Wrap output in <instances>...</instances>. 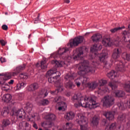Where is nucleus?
<instances>
[{"label": "nucleus", "mask_w": 130, "mask_h": 130, "mask_svg": "<svg viewBox=\"0 0 130 130\" xmlns=\"http://www.w3.org/2000/svg\"><path fill=\"white\" fill-rule=\"evenodd\" d=\"M72 100L75 102H78L74 104V106L76 108H79L81 106L84 108H97L100 106V104L96 103L95 100H93V98L91 97L87 98L80 93L74 94L72 98Z\"/></svg>", "instance_id": "obj_1"}, {"label": "nucleus", "mask_w": 130, "mask_h": 130, "mask_svg": "<svg viewBox=\"0 0 130 130\" xmlns=\"http://www.w3.org/2000/svg\"><path fill=\"white\" fill-rule=\"evenodd\" d=\"M91 65L89 66V61L84 60L79 64L78 68L79 71L78 72L79 76H84L90 73V74H94L96 67L99 65V63L95 62V61H91Z\"/></svg>", "instance_id": "obj_2"}, {"label": "nucleus", "mask_w": 130, "mask_h": 130, "mask_svg": "<svg viewBox=\"0 0 130 130\" xmlns=\"http://www.w3.org/2000/svg\"><path fill=\"white\" fill-rule=\"evenodd\" d=\"M11 114L13 116L17 117V119H20V120H23V119H26L27 121H35L36 117L38 115L37 113H34L33 114L31 115V117L29 116H26V112L23 109L17 110L16 108H13L11 111Z\"/></svg>", "instance_id": "obj_3"}, {"label": "nucleus", "mask_w": 130, "mask_h": 130, "mask_svg": "<svg viewBox=\"0 0 130 130\" xmlns=\"http://www.w3.org/2000/svg\"><path fill=\"white\" fill-rule=\"evenodd\" d=\"M76 122L80 126L81 130H88V118L83 114L78 113L76 116Z\"/></svg>", "instance_id": "obj_4"}, {"label": "nucleus", "mask_w": 130, "mask_h": 130, "mask_svg": "<svg viewBox=\"0 0 130 130\" xmlns=\"http://www.w3.org/2000/svg\"><path fill=\"white\" fill-rule=\"evenodd\" d=\"M26 65L23 64L21 66H19L16 67V69L14 70V72H10V73H6L3 75V78L4 81H7L8 80H10V79H12V77H15L17 76L20 72H22V71H24Z\"/></svg>", "instance_id": "obj_5"}, {"label": "nucleus", "mask_w": 130, "mask_h": 130, "mask_svg": "<svg viewBox=\"0 0 130 130\" xmlns=\"http://www.w3.org/2000/svg\"><path fill=\"white\" fill-rule=\"evenodd\" d=\"M47 76L49 77L48 80L49 83H54L60 77V72L57 71L56 69H51L47 72Z\"/></svg>", "instance_id": "obj_6"}, {"label": "nucleus", "mask_w": 130, "mask_h": 130, "mask_svg": "<svg viewBox=\"0 0 130 130\" xmlns=\"http://www.w3.org/2000/svg\"><path fill=\"white\" fill-rule=\"evenodd\" d=\"M76 76L77 74L75 73L72 74L68 73L64 76V80L69 81L65 84V87L67 88V89H73V88H75V85L72 81L76 78Z\"/></svg>", "instance_id": "obj_7"}, {"label": "nucleus", "mask_w": 130, "mask_h": 130, "mask_svg": "<svg viewBox=\"0 0 130 130\" xmlns=\"http://www.w3.org/2000/svg\"><path fill=\"white\" fill-rule=\"evenodd\" d=\"M109 86L112 89L115 91L114 94H115V97H123L125 95V92L122 90H116L117 89V82H110L109 83Z\"/></svg>", "instance_id": "obj_8"}, {"label": "nucleus", "mask_w": 130, "mask_h": 130, "mask_svg": "<svg viewBox=\"0 0 130 130\" xmlns=\"http://www.w3.org/2000/svg\"><path fill=\"white\" fill-rule=\"evenodd\" d=\"M84 41V37L82 36H79L73 39H71L69 41V42L67 44V46L72 48L73 47H76L78 46L79 44H81Z\"/></svg>", "instance_id": "obj_9"}, {"label": "nucleus", "mask_w": 130, "mask_h": 130, "mask_svg": "<svg viewBox=\"0 0 130 130\" xmlns=\"http://www.w3.org/2000/svg\"><path fill=\"white\" fill-rule=\"evenodd\" d=\"M103 106L110 107L111 105L114 104V98L111 95L105 96L102 100Z\"/></svg>", "instance_id": "obj_10"}, {"label": "nucleus", "mask_w": 130, "mask_h": 130, "mask_svg": "<svg viewBox=\"0 0 130 130\" xmlns=\"http://www.w3.org/2000/svg\"><path fill=\"white\" fill-rule=\"evenodd\" d=\"M102 43L104 46H106V47H107L108 46H112V45L119 46V38H118V39L115 40L114 42L110 39V38H105L102 40Z\"/></svg>", "instance_id": "obj_11"}, {"label": "nucleus", "mask_w": 130, "mask_h": 130, "mask_svg": "<svg viewBox=\"0 0 130 130\" xmlns=\"http://www.w3.org/2000/svg\"><path fill=\"white\" fill-rule=\"evenodd\" d=\"M84 55L83 48H78L73 51V59L78 60V59H82Z\"/></svg>", "instance_id": "obj_12"}, {"label": "nucleus", "mask_w": 130, "mask_h": 130, "mask_svg": "<svg viewBox=\"0 0 130 130\" xmlns=\"http://www.w3.org/2000/svg\"><path fill=\"white\" fill-rule=\"evenodd\" d=\"M115 70L118 72L124 73V72H125V66L124 65V63H123L121 61H119L116 64Z\"/></svg>", "instance_id": "obj_13"}, {"label": "nucleus", "mask_w": 130, "mask_h": 130, "mask_svg": "<svg viewBox=\"0 0 130 130\" xmlns=\"http://www.w3.org/2000/svg\"><path fill=\"white\" fill-rule=\"evenodd\" d=\"M33 108V105L30 103H26V106L24 108L25 110L29 114L28 116L31 117V115L33 114V113H36L35 112H33L32 109Z\"/></svg>", "instance_id": "obj_14"}, {"label": "nucleus", "mask_w": 130, "mask_h": 130, "mask_svg": "<svg viewBox=\"0 0 130 130\" xmlns=\"http://www.w3.org/2000/svg\"><path fill=\"white\" fill-rule=\"evenodd\" d=\"M105 125H106L105 130H114L116 129L117 126L116 122L112 123L110 124L106 125L107 123L106 120L103 121Z\"/></svg>", "instance_id": "obj_15"}, {"label": "nucleus", "mask_w": 130, "mask_h": 130, "mask_svg": "<svg viewBox=\"0 0 130 130\" xmlns=\"http://www.w3.org/2000/svg\"><path fill=\"white\" fill-rule=\"evenodd\" d=\"M122 51L120 48H115L113 50L112 58L114 59H117V58H119L120 57V54H121Z\"/></svg>", "instance_id": "obj_16"}, {"label": "nucleus", "mask_w": 130, "mask_h": 130, "mask_svg": "<svg viewBox=\"0 0 130 130\" xmlns=\"http://www.w3.org/2000/svg\"><path fill=\"white\" fill-rule=\"evenodd\" d=\"M107 57H108V54L107 53H102L99 57L100 61H101V62H104L105 68H107V66H109V64L105 61V59H106Z\"/></svg>", "instance_id": "obj_17"}, {"label": "nucleus", "mask_w": 130, "mask_h": 130, "mask_svg": "<svg viewBox=\"0 0 130 130\" xmlns=\"http://www.w3.org/2000/svg\"><path fill=\"white\" fill-rule=\"evenodd\" d=\"M68 107V105L65 102H61L57 104L56 108L59 110V111H66Z\"/></svg>", "instance_id": "obj_18"}, {"label": "nucleus", "mask_w": 130, "mask_h": 130, "mask_svg": "<svg viewBox=\"0 0 130 130\" xmlns=\"http://www.w3.org/2000/svg\"><path fill=\"white\" fill-rule=\"evenodd\" d=\"M48 120L50 122H48L47 123V125H48V127H51V126H53V125H54L53 123L51 121L55 120V115L53 114H51L49 115Z\"/></svg>", "instance_id": "obj_19"}, {"label": "nucleus", "mask_w": 130, "mask_h": 130, "mask_svg": "<svg viewBox=\"0 0 130 130\" xmlns=\"http://www.w3.org/2000/svg\"><path fill=\"white\" fill-rule=\"evenodd\" d=\"M103 115L106 117L108 120H113L114 119V114L110 111H106L103 113Z\"/></svg>", "instance_id": "obj_20"}, {"label": "nucleus", "mask_w": 130, "mask_h": 130, "mask_svg": "<svg viewBox=\"0 0 130 130\" xmlns=\"http://www.w3.org/2000/svg\"><path fill=\"white\" fill-rule=\"evenodd\" d=\"M98 87V83L96 82H89L88 84L86 85V88H88L90 90H95V88Z\"/></svg>", "instance_id": "obj_21"}, {"label": "nucleus", "mask_w": 130, "mask_h": 130, "mask_svg": "<svg viewBox=\"0 0 130 130\" xmlns=\"http://www.w3.org/2000/svg\"><path fill=\"white\" fill-rule=\"evenodd\" d=\"M106 92H109V89L106 86H102L101 87H98V94H100L101 95H103L104 93Z\"/></svg>", "instance_id": "obj_22"}, {"label": "nucleus", "mask_w": 130, "mask_h": 130, "mask_svg": "<svg viewBox=\"0 0 130 130\" xmlns=\"http://www.w3.org/2000/svg\"><path fill=\"white\" fill-rule=\"evenodd\" d=\"M76 114L73 112L70 111L67 113L66 115H64V117L67 120H72L75 118Z\"/></svg>", "instance_id": "obj_23"}, {"label": "nucleus", "mask_w": 130, "mask_h": 130, "mask_svg": "<svg viewBox=\"0 0 130 130\" xmlns=\"http://www.w3.org/2000/svg\"><path fill=\"white\" fill-rule=\"evenodd\" d=\"M101 38H102V35L100 34H96L91 37V39L93 42H99Z\"/></svg>", "instance_id": "obj_24"}, {"label": "nucleus", "mask_w": 130, "mask_h": 130, "mask_svg": "<svg viewBox=\"0 0 130 130\" xmlns=\"http://www.w3.org/2000/svg\"><path fill=\"white\" fill-rule=\"evenodd\" d=\"M118 122L120 123H122V122H125L126 121V114H122L119 115L118 117Z\"/></svg>", "instance_id": "obj_25"}, {"label": "nucleus", "mask_w": 130, "mask_h": 130, "mask_svg": "<svg viewBox=\"0 0 130 130\" xmlns=\"http://www.w3.org/2000/svg\"><path fill=\"white\" fill-rule=\"evenodd\" d=\"M47 95H48L47 91L45 89H42L39 91L38 96L39 98H45Z\"/></svg>", "instance_id": "obj_26"}, {"label": "nucleus", "mask_w": 130, "mask_h": 130, "mask_svg": "<svg viewBox=\"0 0 130 130\" xmlns=\"http://www.w3.org/2000/svg\"><path fill=\"white\" fill-rule=\"evenodd\" d=\"M39 88V85L38 83H35L28 86V91H35Z\"/></svg>", "instance_id": "obj_27"}, {"label": "nucleus", "mask_w": 130, "mask_h": 130, "mask_svg": "<svg viewBox=\"0 0 130 130\" xmlns=\"http://www.w3.org/2000/svg\"><path fill=\"white\" fill-rule=\"evenodd\" d=\"M102 49V45L95 44L92 47L90 48V51L91 52H94L95 51H98V50H101Z\"/></svg>", "instance_id": "obj_28"}, {"label": "nucleus", "mask_w": 130, "mask_h": 130, "mask_svg": "<svg viewBox=\"0 0 130 130\" xmlns=\"http://www.w3.org/2000/svg\"><path fill=\"white\" fill-rule=\"evenodd\" d=\"M70 50V48H60L58 50V54L59 55H63L64 53H66V52H68Z\"/></svg>", "instance_id": "obj_29"}, {"label": "nucleus", "mask_w": 130, "mask_h": 130, "mask_svg": "<svg viewBox=\"0 0 130 130\" xmlns=\"http://www.w3.org/2000/svg\"><path fill=\"white\" fill-rule=\"evenodd\" d=\"M116 72L115 71L112 70L110 73H108L107 77L111 80H113L115 77H116Z\"/></svg>", "instance_id": "obj_30"}, {"label": "nucleus", "mask_w": 130, "mask_h": 130, "mask_svg": "<svg viewBox=\"0 0 130 130\" xmlns=\"http://www.w3.org/2000/svg\"><path fill=\"white\" fill-rule=\"evenodd\" d=\"M63 90V85L62 84H59V86H58V88L55 91H52L51 94H57L58 92H61Z\"/></svg>", "instance_id": "obj_31"}, {"label": "nucleus", "mask_w": 130, "mask_h": 130, "mask_svg": "<svg viewBox=\"0 0 130 130\" xmlns=\"http://www.w3.org/2000/svg\"><path fill=\"white\" fill-rule=\"evenodd\" d=\"M122 57L124 60H127L128 61L130 60V54H128L127 53H123L122 54Z\"/></svg>", "instance_id": "obj_32"}, {"label": "nucleus", "mask_w": 130, "mask_h": 130, "mask_svg": "<svg viewBox=\"0 0 130 130\" xmlns=\"http://www.w3.org/2000/svg\"><path fill=\"white\" fill-rule=\"evenodd\" d=\"M4 97L5 102H10L12 100V95L10 94H6Z\"/></svg>", "instance_id": "obj_33"}, {"label": "nucleus", "mask_w": 130, "mask_h": 130, "mask_svg": "<svg viewBox=\"0 0 130 130\" xmlns=\"http://www.w3.org/2000/svg\"><path fill=\"white\" fill-rule=\"evenodd\" d=\"M90 81V79L88 77H83V80L82 81V85L87 87V85L89 84V82Z\"/></svg>", "instance_id": "obj_34"}, {"label": "nucleus", "mask_w": 130, "mask_h": 130, "mask_svg": "<svg viewBox=\"0 0 130 130\" xmlns=\"http://www.w3.org/2000/svg\"><path fill=\"white\" fill-rule=\"evenodd\" d=\"M70 62H71V61H62L58 65H57V67H62V66H66V67H68L69 64H70Z\"/></svg>", "instance_id": "obj_35"}, {"label": "nucleus", "mask_w": 130, "mask_h": 130, "mask_svg": "<svg viewBox=\"0 0 130 130\" xmlns=\"http://www.w3.org/2000/svg\"><path fill=\"white\" fill-rule=\"evenodd\" d=\"M99 120V119L98 118V117L95 116L92 118V120L91 121V123L94 125H95L96 126H97V125H98Z\"/></svg>", "instance_id": "obj_36"}, {"label": "nucleus", "mask_w": 130, "mask_h": 130, "mask_svg": "<svg viewBox=\"0 0 130 130\" xmlns=\"http://www.w3.org/2000/svg\"><path fill=\"white\" fill-rule=\"evenodd\" d=\"M41 68L42 69V70H45V69L47 68V63H46V60H44L41 61Z\"/></svg>", "instance_id": "obj_37"}, {"label": "nucleus", "mask_w": 130, "mask_h": 130, "mask_svg": "<svg viewBox=\"0 0 130 130\" xmlns=\"http://www.w3.org/2000/svg\"><path fill=\"white\" fill-rule=\"evenodd\" d=\"M107 83V81L105 80L101 79L100 80H99V82L98 83V85H100V87H101L104 86L105 84Z\"/></svg>", "instance_id": "obj_38"}, {"label": "nucleus", "mask_w": 130, "mask_h": 130, "mask_svg": "<svg viewBox=\"0 0 130 130\" xmlns=\"http://www.w3.org/2000/svg\"><path fill=\"white\" fill-rule=\"evenodd\" d=\"M124 28H125L124 26L116 27L110 29V31L111 32V33H115V32L118 31V30H121L122 29H124Z\"/></svg>", "instance_id": "obj_39"}, {"label": "nucleus", "mask_w": 130, "mask_h": 130, "mask_svg": "<svg viewBox=\"0 0 130 130\" xmlns=\"http://www.w3.org/2000/svg\"><path fill=\"white\" fill-rule=\"evenodd\" d=\"M41 104L40 105H43V106H45L49 104V101L47 99H44L40 101Z\"/></svg>", "instance_id": "obj_40"}, {"label": "nucleus", "mask_w": 130, "mask_h": 130, "mask_svg": "<svg viewBox=\"0 0 130 130\" xmlns=\"http://www.w3.org/2000/svg\"><path fill=\"white\" fill-rule=\"evenodd\" d=\"M2 89L4 91H8V90H10V86L8 84H3Z\"/></svg>", "instance_id": "obj_41"}, {"label": "nucleus", "mask_w": 130, "mask_h": 130, "mask_svg": "<svg viewBox=\"0 0 130 130\" xmlns=\"http://www.w3.org/2000/svg\"><path fill=\"white\" fill-rule=\"evenodd\" d=\"M3 126H8V125H10L11 124V121H10L8 119H5L3 121Z\"/></svg>", "instance_id": "obj_42"}, {"label": "nucleus", "mask_w": 130, "mask_h": 130, "mask_svg": "<svg viewBox=\"0 0 130 130\" xmlns=\"http://www.w3.org/2000/svg\"><path fill=\"white\" fill-rule=\"evenodd\" d=\"M61 100L62 98H61V96H57L55 99H54L53 102H56L57 104H58V103H61V102H63L61 101Z\"/></svg>", "instance_id": "obj_43"}, {"label": "nucleus", "mask_w": 130, "mask_h": 130, "mask_svg": "<svg viewBox=\"0 0 130 130\" xmlns=\"http://www.w3.org/2000/svg\"><path fill=\"white\" fill-rule=\"evenodd\" d=\"M124 88L126 90V91L128 92H130V83H125L124 85Z\"/></svg>", "instance_id": "obj_44"}, {"label": "nucleus", "mask_w": 130, "mask_h": 130, "mask_svg": "<svg viewBox=\"0 0 130 130\" xmlns=\"http://www.w3.org/2000/svg\"><path fill=\"white\" fill-rule=\"evenodd\" d=\"M19 77L23 80H27L28 75L26 73H22L19 75Z\"/></svg>", "instance_id": "obj_45"}, {"label": "nucleus", "mask_w": 130, "mask_h": 130, "mask_svg": "<svg viewBox=\"0 0 130 130\" xmlns=\"http://www.w3.org/2000/svg\"><path fill=\"white\" fill-rule=\"evenodd\" d=\"M118 106L119 108V109H121V110H124L125 109V107H124V105L123 104V103L120 102L118 104Z\"/></svg>", "instance_id": "obj_46"}, {"label": "nucleus", "mask_w": 130, "mask_h": 130, "mask_svg": "<svg viewBox=\"0 0 130 130\" xmlns=\"http://www.w3.org/2000/svg\"><path fill=\"white\" fill-rule=\"evenodd\" d=\"M8 114H9V110H8V109L3 110L2 112V115L6 117V116H8Z\"/></svg>", "instance_id": "obj_47"}, {"label": "nucleus", "mask_w": 130, "mask_h": 130, "mask_svg": "<svg viewBox=\"0 0 130 130\" xmlns=\"http://www.w3.org/2000/svg\"><path fill=\"white\" fill-rule=\"evenodd\" d=\"M72 127V123H67L66 124L65 127L64 128V129H70Z\"/></svg>", "instance_id": "obj_48"}, {"label": "nucleus", "mask_w": 130, "mask_h": 130, "mask_svg": "<svg viewBox=\"0 0 130 130\" xmlns=\"http://www.w3.org/2000/svg\"><path fill=\"white\" fill-rule=\"evenodd\" d=\"M19 84L20 86V88L23 89V88H25V87H26L27 83H26V82H20L19 83Z\"/></svg>", "instance_id": "obj_49"}, {"label": "nucleus", "mask_w": 130, "mask_h": 130, "mask_svg": "<svg viewBox=\"0 0 130 130\" xmlns=\"http://www.w3.org/2000/svg\"><path fill=\"white\" fill-rule=\"evenodd\" d=\"M21 89L22 88H21V86H20V84L19 83H18L14 87L15 91H20Z\"/></svg>", "instance_id": "obj_50"}, {"label": "nucleus", "mask_w": 130, "mask_h": 130, "mask_svg": "<svg viewBox=\"0 0 130 130\" xmlns=\"http://www.w3.org/2000/svg\"><path fill=\"white\" fill-rule=\"evenodd\" d=\"M19 127L20 129H26V128H25V126L24 124H23V122L19 123Z\"/></svg>", "instance_id": "obj_51"}, {"label": "nucleus", "mask_w": 130, "mask_h": 130, "mask_svg": "<svg viewBox=\"0 0 130 130\" xmlns=\"http://www.w3.org/2000/svg\"><path fill=\"white\" fill-rule=\"evenodd\" d=\"M22 124H23V125L24 126V128L25 127H29V123L26 122V121H23L22 122Z\"/></svg>", "instance_id": "obj_52"}, {"label": "nucleus", "mask_w": 130, "mask_h": 130, "mask_svg": "<svg viewBox=\"0 0 130 130\" xmlns=\"http://www.w3.org/2000/svg\"><path fill=\"white\" fill-rule=\"evenodd\" d=\"M0 43L2 45V46H5V45L7 44V42H6V41H5V40H0Z\"/></svg>", "instance_id": "obj_53"}, {"label": "nucleus", "mask_w": 130, "mask_h": 130, "mask_svg": "<svg viewBox=\"0 0 130 130\" xmlns=\"http://www.w3.org/2000/svg\"><path fill=\"white\" fill-rule=\"evenodd\" d=\"M0 61H1L2 63H4V62H6L7 61V60L5 57H1Z\"/></svg>", "instance_id": "obj_54"}, {"label": "nucleus", "mask_w": 130, "mask_h": 130, "mask_svg": "<svg viewBox=\"0 0 130 130\" xmlns=\"http://www.w3.org/2000/svg\"><path fill=\"white\" fill-rule=\"evenodd\" d=\"M2 29L3 30H5V31H7L8 30V25L4 24L2 25Z\"/></svg>", "instance_id": "obj_55"}, {"label": "nucleus", "mask_w": 130, "mask_h": 130, "mask_svg": "<svg viewBox=\"0 0 130 130\" xmlns=\"http://www.w3.org/2000/svg\"><path fill=\"white\" fill-rule=\"evenodd\" d=\"M14 80H11L10 81L8 82V84L9 85H13V84H14Z\"/></svg>", "instance_id": "obj_56"}, {"label": "nucleus", "mask_w": 130, "mask_h": 130, "mask_svg": "<svg viewBox=\"0 0 130 130\" xmlns=\"http://www.w3.org/2000/svg\"><path fill=\"white\" fill-rule=\"evenodd\" d=\"M39 17H40L39 15L38 16V18H36L35 20V24H37V23H38V20L39 19Z\"/></svg>", "instance_id": "obj_57"}, {"label": "nucleus", "mask_w": 130, "mask_h": 130, "mask_svg": "<svg viewBox=\"0 0 130 130\" xmlns=\"http://www.w3.org/2000/svg\"><path fill=\"white\" fill-rule=\"evenodd\" d=\"M33 127H34V128H36V129H38V126H37V124L35 123H34Z\"/></svg>", "instance_id": "obj_58"}, {"label": "nucleus", "mask_w": 130, "mask_h": 130, "mask_svg": "<svg viewBox=\"0 0 130 130\" xmlns=\"http://www.w3.org/2000/svg\"><path fill=\"white\" fill-rule=\"evenodd\" d=\"M118 129L119 130H124V127H123V126L120 125L118 127Z\"/></svg>", "instance_id": "obj_59"}, {"label": "nucleus", "mask_w": 130, "mask_h": 130, "mask_svg": "<svg viewBox=\"0 0 130 130\" xmlns=\"http://www.w3.org/2000/svg\"><path fill=\"white\" fill-rule=\"evenodd\" d=\"M0 130H4V126L2 124H0Z\"/></svg>", "instance_id": "obj_60"}, {"label": "nucleus", "mask_w": 130, "mask_h": 130, "mask_svg": "<svg viewBox=\"0 0 130 130\" xmlns=\"http://www.w3.org/2000/svg\"><path fill=\"white\" fill-rule=\"evenodd\" d=\"M70 0H64V3H66V4H70Z\"/></svg>", "instance_id": "obj_61"}, {"label": "nucleus", "mask_w": 130, "mask_h": 130, "mask_svg": "<svg viewBox=\"0 0 130 130\" xmlns=\"http://www.w3.org/2000/svg\"><path fill=\"white\" fill-rule=\"evenodd\" d=\"M76 85L77 87H80V86H81V83L80 82H77Z\"/></svg>", "instance_id": "obj_62"}, {"label": "nucleus", "mask_w": 130, "mask_h": 130, "mask_svg": "<svg viewBox=\"0 0 130 130\" xmlns=\"http://www.w3.org/2000/svg\"><path fill=\"white\" fill-rule=\"evenodd\" d=\"M127 48H129L130 49V43H129L128 45H127Z\"/></svg>", "instance_id": "obj_63"}, {"label": "nucleus", "mask_w": 130, "mask_h": 130, "mask_svg": "<svg viewBox=\"0 0 130 130\" xmlns=\"http://www.w3.org/2000/svg\"><path fill=\"white\" fill-rule=\"evenodd\" d=\"M68 58H69V59H70V58H71V57H68Z\"/></svg>", "instance_id": "obj_64"}]
</instances>
